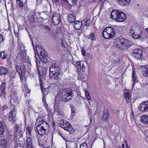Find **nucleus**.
Listing matches in <instances>:
<instances>
[{"label":"nucleus","instance_id":"1","mask_svg":"<svg viewBox=\"0 0 148 148\" xmlns=\"http://www.w3.org/2000/svg\"><path fill=\"white\" fill-rule=\"evenodd\" d=\"M111 17L113 19L118 22L124 21L126 18V16L121 11L117 10H113L111 14Z\"/></svg>","mask_w":148,"mask_h":148},{"label":"nucleus","instance_id":"2","mask_svg":"<svg viewBox=\"0 0 148 148\" xmlns=\"http://www.w3.org/2000/svg\"><path fill=\"white\" fill-rule=\"evenodd\" d=\"M114 44L116 47L123 50H126L131 46L130 42L123 38L120 39L115 42Z\"/></svg>","mask_w":148,"mask_h":148},{"label":"nucleus","instance_id":"3","mask_svg":"<svg viewBox=\"0 0 148 148\" xmlns=\"http://www.w3.org/2000/svg\"><path fill=\"white\" fill-rule=\"evenodd\" d=\"M49 128V125L47 122H44L38 125L35 131L39 134L42 136L43 134H48L49 131L47 129Z\"/></svg>","mask_w":148,"mask_h":148},{"label":"nucleus","instance_id":"4","mask_svg":"<svg viewBox=\"0 0 148 148\" xmlns=\"http://www.w3.org/2000/svg\"><path fill=\"white\" fill-rule=\"evenodd\" d=\"M61 95L60 100L64 102H68L74 98L73 92L70 89L63 92Z\"/></svg>","mask_w":148,"mask_h":148},{"label":"nucleus","instance_id":"5","mask_svg":"<svg viewBox=\"0 0 148 148\" xmlns=\"http://www.w3.org/2000/svg\"><path fill=\"white\" fill-rule=\"evenodd\" d=\"M58 124L64 130L68 131L70 134H73L74 130L73 126L70 123L66 120H62L60 121Z\"/></svg>","mask_w":148,"mask_h":148},{"label":"nucleus","instance_id":"6","mask_svg":"<svg viewBox=\"0 0 148 148\" xmlns=\"http://www.w3.org/2000/svg\"><path fill=\"white\" fill-rule=\"evenodd\" d=\"M36 50L38 55L40 54L39 58L44 63L47 62L48 61V57L47 53H45L44 49L39 47L38 45L36 46Z\"/></svg>","mask_w":148,"mask_h":148},{"label":"nucleus","instance_id":"7","mask_svg":"<svg viewBox=\"0 0 148 148\" xmlns=\"http://www.w3.org/2000/svg\"><path fill=\"white\" fill-rule=\"evenodd\" d=\"M15 129V138H16V139H18L23 136V129L18 125H16Z\"/></svg>","mask_w":148,"mask_h":148},{"label":"nucleus","instance_id":"8","mask_svg":"<svg viewBox=\"0 0 148 148\" xmlns=\"http://www.w3.org/2000/svg\"><path fill=\"white\" fill-rule=\"evenodd\" d=\"M139 110L142 112L148 111V100L141 103L139 106Z\"/></svg>","mask_w":148,"mask_h":148},{"label":"nucleus","instance_id":"9","mask_svg":"<svg viewBox=\"0 0 148 148\" xmlns=\"http://www.w3.org/2000/svg\"><path fill=\"white\" fill-rule=\"evenodd\" d=\"M60 68L58 65L56 63H55L53 64L49 68L50 72H59Z\"/></svg>","mask_w":148,"mask_h":148},{"label":"nucleus","instance_id":"10","mask_svg":"<svg viewBox=\"0 0 148 148\" xmlns=\"http://www.w3.org/2000/svg\"><path fill=\"white\" fill-rule=\"evenodd\" d=\"M16 110L14 109L9 113L8 117L9 121H11L12 123H14L15 121V120L14 119L16 116Z\"/></svg>","mask_w":148,"mask_h":148},{"label":"nucleus","instance_id":"11","mask_svg":"<svg viewBox=\"0 0 148 148\" xmlns=\"http://www.w3.org/2000/svg\"><path fill=\"white\" fill-rule=\"evenodd\" d=\"M52 22L55 25H58L60 22V18L59 15L55 13L53 15L52 18Z\"/></svg>","mask_w":148,"mask_h":148},{"label":"nucleus","instance_id":"12","mask_svg":"<svg viewBox=\"0 0 148 148\" xmlns=\"http://www.w3.org/2000/svg\"><path fill=\"white\" fill-rule=\"evenodd\" d=\"M133 37L135 38L140 39L141 40H143L144 38L142 36V33L139 30L137 32H136V30L135 31V34L133 35Z\"/></svg>","mask_w":148,"mask_h":148},{"label":"nucleus","instance_id":"13","mask_svg":"<svg viewBox=\"0 0 148 148\" xmlns=\"http://www.w3.org/2000/svg\"><path fill=\"white\" fill-rule=\"evenodd\" d=\"M140 122L142 124L148 123V116L146 115H143L141 117Z\"/></svg>","mask_w":148,"mask_h":148},{"label":"nucleus","instance_id":"14","mask_svg":"<svg viewBox=\"0 0 148 148\" xmlns=\"http://www.w3.org/2000/svg\"><path fill=\"white\" fill-rule=\"evenodd\" d=\"M6 85L5 82H3L0 86V91L1 92V95L2 94L5 95L6 93L5 91L6 89Z\"/></svg>","mask_w":148,"mask_h":148},{"label":"nucleus","instance_id":"15","mask_svg":"<svg viewBox=\"0 0 148 148\" xmlns=\"http://www.w3.org/2000/svg\"><path fill=\"white\" fill-rule=\"evenodd\" d=\"M60 74L59 72H50L49 76V77L53 79L57 80L58 78V76Z\"/></svg>","mask_w":148,"mask_h":148},{"label":"nucleus","instance_id":"16","mask_svg":"<svg viewBox=\"0 0 148 148\" xmlns=\"http://www.w3.org/2000/svg\"><path fill=\"white\" fill-rule=\"evenodd\" d=\"M44 116L42 114L39 115L38 116L36 119V124H39L40 123L45 122L44 121Z\"/></svg>","mask_w":148,"mask_h":148},{"label":"nucleus","instance_id":"17","mask_svg":"<svg viewBox=\"0 0 148 148\" xmlns=\"http://www.w3.org/2000/svg\"><path fill=\"white\" fill-rule=\"evenodd\" d=\"M40 85L42 93L44 96H45L48 93L49 88H45L44 87L43 84H42L41 82H40Z\"/></svg>","mask_w":148,"mask_h":148},{"label":"nucleus","instance_id":"18","mask_svg":"<svg viewBox=\"0 0 148 148\" xmlns=\"http://www.w3.org/2000/svg\"><path fill=\"white\" fill-rule=\"evenodd\" d=\"M132 80L134 82L132 85V87H133L134 86V84L138 82V79L136 77V75L135 74V70L134 69H132Z\"/></svg>","mask_w":148,"mask_h":148},{"label":"nucleus","instance_id":"19","mask_svg":"<svg viewBox=\"0 0 148 148\" xmlns=\"http://www.w3.org/2000/svg\"><path fill=\"white\" fill-rule=\"evenodd\" d=\"M142 74L144 77H148V67H141Z\"/></svg>","mask_w":148,"mask_h":148},{"label":"nucleus","instance_id":"20","mask_svg":"<svg viewBox=\"0 0 148 148\" xmlns=\"http://www.w3.org/2000/svg\"><path fill=\"white\" fill-rule=\"evenodd\" d=\"M82 25V23L81 21H76L74 23V27L76 30L80 29Z\"/></svg>","mask_w":148,"mask_h":148},{"label":"nucleus","instance_id":"21","mask_svg":"<svg viewBox=\"0 0 148 148\" xmlns=\"http://www.w3.org/2000/svg\"><path fill=\"white\" fill-rule=\"evenodd\" d=\"M0 146L2 148H6L8 146L7 142L4 139H2L0 141Z\"/></svg>","mask_w":148,"mask_h":148},{"label":"nucleus","instance_id":"22","mask_svg":"<svg viewBox=\"0 0 148 148\" xmlns=\"http://www.w3.org/2000/svg\"><path fill=\"white\" fill-rule=\"evenodd\" d=\"M68 21L70 23H72L74 22L76 19V16L75 14H69L68 15Z\"/></svg>","mask_w":148,"mask_h":148},{"label":"nucleus","instance_id":"23","mask_svg":"<svg viewBox=\"0 0 148 148\" xmlns=\"http://www.w3.org/2000/svg\"><path fill=\"white\" fill-rule=\"evenodd\" d=\"M124 95L126 102L128 103L130 102L131 99L130 93L129 92H125Z\"/></svg>","mask_w":148,"mask_h":148},{"label":"nucleus","instance_id":"24","mask_svg":"<svg viewBox=\"0 0 148 148\" xmlns=\"http://www.w3.org/2000/svg\"><path fill=\"white\" fill-rule=\"evenodd\" d=\"M8 72V69L4 67L0 66V76L5 75Z\"/></svg>","mask_w":148,"mask_h":148},{"label":"nucleus","instance_id":"25","mask_svg":"<svg viewBox=\"0 0 148 148\" xmlns=\"http://www.w3.org/2000/svg\"><path fill=\"white\" fill-rule=\"evenodd\" d=\"M119 3L121 5H128L130 2L131 0H118Z\"/></svg>","mask_w":148,"mask_h":148},{"label":"nucleus","instance_id":"26","mask_svg":"<svg viewBox=\"0 0 148 148\" xmlns=\"http://www.w3.org/2000/svg\"><path fill=\"white\" fill-rule=\"evenodd\" d=\"M102 119L104 121H108L109 119V113L107 110H105L104 111Z\"/></svg>","mask_w":148,"mask_h":148},{"label":"nucleus","instance_id":"27","mask_svg":"<svg viewBox=\"0 0 148 148\" xmlns=\"http://www.w3.org/2000/svg\"><path fill=\"white\" fill-rule=\"evenodd\" d=\"M4 131V128L3 126V121L0 120V135L3 134Z\"/></svg>","mask_w":148,"mask_h":148},{"label":"nucleus","instance_id":"28","mask_svg":"<svg viewBox=\"0 0 148 148\" xmlns=\"http://www.w3.org/2000/svg\"><path fill=\"white\" fill-rule=\"evenodd\" d=\"M106 31L108 32L110 34H111L113 33V34H114V36L115 33V30L112 27H108L105 28Z\"/></svg>","mask_w":148,"mask_h":148},{"label":"nucleus","instance_id":"29","mask_svg":"<svg viewBox=\"0 0 148 148\" xmlns=\"http://www.w3.org/2000/svg\"><path fill=\"white\" fill-rule=\"evenodd\" d=\"M16 138L15 139V144H14V148H22L21 147V144L20 141L19 140H16Z\"/></svg>","mask_w":148,"mask_h":148},{"label":"nucleus","instance_id":"30","mask_svg":"<svg viewBox=\"0 0 148 148\" xmlns=\"http://www.w3.org/2000/svg\"><path fill=\"white\" fill-rule=\"evenodd\" d=\"M143 51H142V52L140 53L135 54L133 56H134L135 58H136V59H139L141 58L143 56Z\"/></svg>","mask_w":148,"mask_h":148},{"label":"nucleus","instance_id":"31","mask_svg":"<svg viewBox=\"0 0 148 148\" xmlns=\"http://www.w3.org/2000/svg\"><path fill=\"white\" fill-rule=\"evenodd\" d=\"M20 49H21V52H23V59H25L26 58V56H25L26 55V52H25L26 51V50L25 49V46L23 45V47H21L20 48H19Z\"/></svg>","mask_w":148,"mask_h":148},{"label":"nucleus","instance_id":"32","mask_svg":"<svg viewBox=\"0 0 148 148\" xmlns=\"http://www.w3.org/2000/svg\"><path fill=\"white\" fill-rule=\"evenodd\" d=\"M108 32L107 33V31H106V29H104L103 31L102 34L103 37L106 39H109V36L108 35Z\"/></svg>","mask_w":148,"mask_h":148},{"label":"nucleus","instance_id":"33","mask_svg":"<svg viewBox=\"0 0 148 148\" xmlns=\"http://www.w3.org/2000/svg\"><path fill=\"white\" fill-rule=\"evenodd\" d=\"M142 51V50L141 49H134L133 51V52L132 53L133 56L135 54H137L138 53H140Z\"/></svg>","mask_w":148,"mask_h":148},{"label":"nucleus","instance_id":"34","mask_svg":"<svg viewBox=\"0 0 148 148\" xmlns=\"http://www.w3.org/2000/svg\"><path fill=\"white\" fill-rule=\"evenodd\" d=\"M16 72H18V74L22 73L21 69V67L18 65H16Z\"/></svg>","mask_w":148,"mask_h":148},{"label":"nucleus","instance_id":"35","mask_svg":"<svg viewBox=\"0 0 148 148\" xmlns=\"http://www.w3.org/2000/svg\"><path fill=\"white\" fill-rule=\"evenodd\" d=\"M136 31V28L134 27H132L130 30V34L131 35H132V36L134 35V34H135V31Z\"/></svg>","mask_w":148,"mask_h":148},{"label":"nucleus","instance_id":"36","mask_svg":"<svg viewBox=\"0 0 148 148\" xmlns=\"http://www.w3.org/2000/svg\"><path fill=\"white\" fill-rule=\"evenodd\" d=\"M85 93L87 99L89 101L91 99V97L89 95L88 91L87 90H85Z\"/></svg>","mask_w":148,"mask_h":148},{"label":"nucleus","instance_id":"37","mask_svg":"<svg viewBox=\"0 0 148 148\" xmlns=\"http://www.w3.org/2000/svg\"><path fill=\"white\" fill-rule=\"evenodd\" d=\"M42 101L44 103V105L46 107V108L47 110V109H49V108L47 106H48V105L46 103L45 96L43 95L42 97Z\"/></svg>","mask_w":148,"mask_h":148},{"label":"nucleus","instance_id":"38","mask_svg":"<svg viewBox=\"0 0 148 148\" xmlns=\"http://www.w3.org/2000/svg\"><path fill=\"white\" fill-rule=\"evenodd\" d=\"M27 146L32 145L31 138L30 137H28L27 138Z\"/></svg>","mask_w":148,"mask_h":148},{"label":"nucleus","instance_id":"39","mask_svg":"<svg viewBox=\"0 0 148 148\" xmlns=\"http://www.w3.org/2000/svg\"><path fill=\"white\" fill-rule=\"evenodd\" d=\"M32 129V127H28L27 128V133L29 134V136L31 135Z\"/></svg>","mask_w":148,"mask_h":148},{"label":"nucleus","instance_id":"40","mask_svg":"<svg viewBox=\"0 0 148 148\" xmlns=\"http://www.w3.org/2000/svg\"><path fill=\"white\" fill-rule=\"evenodd\" d=\"M95 35L94 34L91 33H90L88 36V37L89 39H90L91 40H92L94 39L95 38Z\"/></svg>","mask_w":148,"mask_h":148},{"label":"nucleus","instance_id":"41","mask_svg":"<svg viewBox=\"0 0 148 148\" xmlns=\"http://www.w3.org/2000/svg\"><path fill=\"white\" fill-rule=\"evenodd\" d=\"M1 56L3 59H5L7 57V54L4 51H2L1 53Z\"/></svg>","mask_w":148,"mask_h":148},{"label":"nucleus","instance_id":"42","mask_svg":"<svg viewBox=\"0 0 148 148\" xmlns=\"http://www.w3.org/2000/svg\"><path fill=\"white\" fill-rule=\"evenodd\" d=\"M60 111V109L59 107L55 105L54 107V112L59 113Z\"/></svg>","mask_w":148,"mask_h":148},{"label":"nucleus","instance_id":"43","mask_svg":"<svg viewBox=\"0 0 148 148\" xmlns=\"http://www.w3.org/2000/svg\"><path fill=\"white\" fill-rule=\"evenodd\" d=\"M17 3L18 4L19 6L22 8L23 7V5L22 0H16Z\"/></svg>","mask_w":148,"mask_h":148},{"label":"nucleus","instance_id":"44","mask_svg":"<svg viewBox=\"0 0 148 148\" xmlns=\"http://www.w3.org/2000/svg\"><path fill=\"white\" fill-rule=\"evenodd\" d=\"M80 148H88V147L87 144L84 143L80 145Z\"/></svg>","mask_w":148,"mask_h":148},{"label":"nucleus","instance_id":"45","mask_svg":"<svg viewBox=\"0 0 148 148\" xmlns=\"http://www.w3.org/2000/svg\"><path fill=\"white\" fill-rule=\"evenodd\" d=\"M35 62L38 68L40 66V62L38 58H35Z\"/></svg>","mask_w":148,"mask_h":148},{"label":"nucleus","instance_id":"46","mask_svg":"<svg viewBox=\"0 0 148 148\" xmlns=\"http://www.w3.org/2000/svg\"><path fill=\"white\" fill-rule=\"evenodd\" d=\"M90 23V20L89 19H87L85 25L86 26H88Z\"/></svg>","mask_w":148,"mask_h":148},{"label":"nucleus","instance_id":"47","mask_svg":"<svg viewBox=\"0 0 148 148\" xmlns=\"http://www.w3.org/2000/svg\"><path fill=\"white\" fill-rule=\"evenodd\" d=\"M43 15L46 16V17L49 16V11H47L43 12Z\"/></svg>","mask_w":148,"mask_h":148},{"label":"nucleus","instance_id":"48","mask_svg":"<svg viewBox=\"0 0 148 148\" xmlns=\"http://www.w3.org/2000/svg\"><path fill=\"white\" fill-rule=\"evenodd\" d=\"M18 46L19 48H20L21 47H23V43L20 41H18Z\"/></svg>","mask_w":148,"mask_h":148},{"label":"nucleus","instance_id":"49","mask_svg":"<svg viewBox=\"0 0 148 148\" xmlns=\"http://www.w3.org/2000/svg\"><path fill=\"white\" fill-rule=\"evenodd\" d=\"M81 64L80 62H77L76 63V66H77V69H80L81 68Z\"/></svg>","mask_w":148,"mask_h":148},{"label":"nucleus","instance_id":"50","mask_svg":"<svg viewBox=\"0 0 148 148\" xmlns=\"http://www.w3.org/2000/svg\"><path fill=\"white\" fill-rule=\"evenodd\" d=\"M19 75L20 77L21 81L22 82H23V78L22 73H21V74H19Z\"/></svg>","mask_w":148,"mask_h":148},{"label":"nucleus","instance_id":"51","mask_svg":"<svg viewBox=\"0 0 148 148\" xmlns=\"http://www.w3.org/2000/svg\"><path fill=\"white\" fill-rule=\"evenodd\" d=\"M70 107L71 109V113H75V111L73 106V105H71Z\"/></svg>","mask_w":148,"mask_h":148},{"label":"nucleus","instance_id":"52","mask_svg":"<svg viewBox=\"0 0 148 148\" xmlns=\"http://www.w3.org/2000/svg\"><path fill=\"white\" fill-rule=\"evenodd\" d=\"M82 55L84 56L88 55V53H86L85 50L83 49H82Z\"/></svg>","mask_w":148,"mask_h":148},{"label":"nucleus","instance_id":"53","mask_svg":"<svg viewBox=\"0 0 148 148\" xmlns=\"http://www.w3.org/2000/svg\"><path fill=\"white\" fill-rule=\"evenodd\" d=\"M61 44L62 46L64 48L66 47L65 43L64 42L63 40H62L61 41Z\"/></svg>","mask_w":148,"mask_h":148},{"label":"nucleus","instance_id":"54","mask_svg":"<svg viewBox=\"0 0 148 148\" xmlns=\"http://www.w3.org/2000/svg\"><path fill=\"white\" fill-rule=\"evenodd\" d=\"M78 0H71V2L73 5L76 4V3Z\"/></svg>","mask_w":148,"mask_h":148},{"label":"nucleus","instance_id":"55","mask_svg":"<svg viewBox=\"0 0 148 148\" xmlns=\"http://www.w3.org/2000/svg\"><path fill=\"white\" fill-rule=\"evenodd\" d=\"M2 108V109L3 110H6V109H7L8 108V107L6 105H5L3 106Z\"/></svg>","mask_w":148,"mask_h":148},{"label":"nucleus","instance_id":"56","mask_svg":"<svg viewBox=\"0 0 148 148\" xmlns=\"http://www.w3.org/2000/svg\"><path fill=\"white\" fill-rule=\"evenodd\" d=\"M3 40V36L1 35H0V43Z\"/></svg>","mask_w":148,"mask_h":148},{"label":"nucleus","instance_id":"57","mask_svg":"<svg viewBox=\"0 0 148 148\" xmlns=\"http://www.w3.org/2000/svg\"><path fill=\"white\" fill-rule=\"evenodd\" d=\"M107 33L108 32V35H109V38H112L114 37V34H113V33H112V34H110L108 32H107Z\"/></svg>","mask_w":148,"mask_h":148},{"label":"nucleus","instance_id":"58","mask_svg":"<svg viewBox=\"0 0 148 148\" xmlns=\"http://www.w3.org/2000/svg\"><path fill=\"white\" fill-rule=\"evenodd\" d=\"M45 27L47 30H50V27L47 25H45Z\"/></svg>","mask_w":148,"mask_h":148},{"label":"nucleus","instance_id":"59","mask_svg":"<svg viewBox=\"0 0 148 148\" xmlns=\"http://www.w3.org/2000/svg\"><path fill=\"white\" fill-rule=\"evenodd\" d=\"M60 0H52L53 2L56 3H57Z\"/></svg>","mask_w":148,"mask_h":148},{"label":"nucleus","instance_id":"60","mask_svg":"<svg viewBox=\"0 0 148 148\" xmlns=\"http://www.w3.org/2000/svg\"><path fill=\"white\" fill-rule=\"evenodd\" d=\"M63 2L64 3L69 4V1L68 0H62Z\"/></svg>","mask_w":148,"mask_h":148},{"label":"nucleus","instance_id":"61","mask_svg":"<svg viewBox=\"0 0 148 148\" xmlns=\"http://www.w3.org/2000/svg\"><path fill=\"white\" fill-rule=\"evenodd\" d=\"M60 135L62 137V138L66 140L65 139V137L64 136H63V134H61L60 133Z\"/></svg>","mask_w":148,"mask_h":148},{"label":"nucleus","instance_id":"62","mask_svg":"<svg viewBox=\"0 0 148 148\" xmlns=\"http://www.w3.org/2000/svg\"><path fill=\"white\" fill-rule=\"evenodd\" d=\"M85 67V66H84V64H83L82 66V70L83 71H84V68Z\"/></svg>","mask_w":148,"mask_h":148},{"label":"nucleus","instance_id":"63","mask_svg":"<svg viewBox=\"0 0 148 148\" xmlns=\"http://www.w3.org/2000/svg\"><path fill=\"white\" fill-rule=\"evenodd\" d=\"M47 134H43V135H44V138H47Z\"/></svg>","mask_w":148,"mask_h":148},{"label":"nucleus","instance_id":"64","mask_svg":"<svg viewBox=\"0 0 148 148\" xmlns=\"http://www.w3.org/2000/svg\"><path fill=\"white\" fill-rule=\"evenodd\" d=\"M27 148H34L32 145L27 146Z\"/></svg>","mask_w":148,"mask_h":148}]
</instances>
